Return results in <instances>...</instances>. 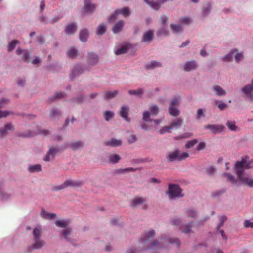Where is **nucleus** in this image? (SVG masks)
Returning a JSON list of instances; mask_svg holds the SVG:
<instances>
[{
  "label": "nucleus",
  "mask_w": 253,
  "mask_h": 253,
  "mask_svg": "<svg viewBox=\"0 0 253 253\" xmlns=\"http://www.w3.org/2000/svg\"><path fill=\"white\" fill-rule=\"evenodd\" d=\"M252 161L248 157L242 158L240 161H237L235 164L237 178L229 173L223 174L233 184L236 185H245L249 187H253V178H250L244 174V169H249L252 167Z\"/></svg>",
  "instance_id": "1"
},
{
  "label": "nucleus",
  "mask_w": 253,
  "mask_h": 253,
  "mask_svg": "<svg viewBox=\"0 0 253 253\" xmlns=\"http://www.w3.org/2000/svg\"><path fill=\"white\" fill-rule=\"evenodd\" d=\"M188 157L189 154L188 153L183 152L180 154L178 150H176L167 155L166 159L169 162H173L174 161H182Z\"/></svg>",
  "instance_id": "2"
},
{
  "label": "nucleus",
  "mask_w": 253,
  "mask_h": 253,
  "mask_svg": "<svg viewBox=\"0 0 253 253\" xmlns=\"http://www.w3.org/2000/svg\"><path fill=\"white\" fill-rule=\"evenodd\" d=\"M182 190L176 184H170L169 185V190L168 194L170 198H174L175 197H182L183 195L181 194Z\"/></svg>",
  "instance_id": "3"
},
{
  "label": "nucleus",
  "mask_w": 253,
  "mask_h": 253,
  "mask_svg": "<svg viewBox=\"0 0 253 253\" xmlns=\"http://www.w3.org/2000/svg\"><path fill=\"white\" fill-rule=\"evenodd\" d=\"M204 128L209 129L214 134H217L222 132L225 126L220 124H208L204 126Z\"/></svg>",
  "instance_id": "4"
},
{
  "label": "nucleus",
  "mask_w": 253,
  "mask_h": 253,
  "mask_svg": "<svg viewBox=\"0 0 253 253\" xmlns=\"http://www.w3.org/2000/svg\"><path fill=\"white\" fill-rule=\"evenodd\" d=\"M129 8L128 7L116 10L113 14L109 17V20L111 21L116 19V17L119 14H121L124 17H128L130 15Z\"/></svg>",
  "instance_id": "5"
},
{
  "label": "nucleus",
  "mask_w": 253,
  "mask_h": 253,
  "mask_svg": "<svg viewBox=\"0 0 253 253\" xmlns=\"http://www.w3.org/2000/svg\"><path fill=\"white\" fill-rule=\"evenodd\" d=\"M142 205V208L144 209L147 208V204L146 203V200L142 197H136L132 200L131 206L133 208H136L139 205Z\"/></svg>",
  "instance_id": "6"
},
{
  "label": "nucleus",
  "mask_w": 253,
  "mask_h": 253,
  "mask_svg": "<svg viewBox=\"0 0 253 253\" xmlns=\"http://www.w3.org/2000/svg\"><path fill=\"white\" fill-rule=\"evenodd\" d=\"M253 79L252 80L251 84L245 86L241 89V91L247 96L249 97L251 100L253 97Z\"/></svg>",
  "instance_id": "7"
},
{
  "label": "nucleus",
  "mask_w": 253,
  "mask_h": 253,
  "mask_svg": "<svg viewBox=\"0 0 253 253\" xmlns=\"http://www.w3.org/2000/svg\"><path fill=\"white\" fill-rule=\"evenodd\" d=\"M16 54L18 55H21L22 59L23 61L26 62H29L30 53L27 50H22L20 48H18L16 51Z\"/></svg>",
  "instance_id": "8"
},
{
  "label": "nucleus",
  "mask_w": 253,
  "mask_h": 253,
  "mask_svg": "<svg viewBox=\"0 0 253 253\" xmlns=\"http://www.w3.org/2000/svg\"><path fill=\"white\" fill-rule=\"evenodd\" d=\"M84 71V69L81 66L77 65H76L70 74V78L73 79L76 76H79L82 74Z\"/></svg>",
  "instance_id": "9"
},
{
  "label": "nucleus",
  "mask_w": 253,
  "mask_h": 253,
  "mask_svg": "<svg viewBox=\"0 0 253 253\" xmlns=\"http://www.w3.org/2000/svg\"><path fill=\"white\" fill-rule=\"evenodd\" d=\"M154 38V32L152 30H149L143 34L142 42H150Z\"/></svg>",
  "instance_id": "10"
},
{
  "label": "nucleus",
  "mask_w": 253,
  "mask_h": 253,
  "mask_svg": "<svg viewBox=\"0 0 253 253\" xmlns=\"http://www.w3.org/2000/svg\"><path fill=\"white\" fill-rule=\"evenodd\" d=\"M96 5L91 4L89 0H84V8L83 10V13L86 12H93L96 9Z\"/></svg>",
  "instance_id": "11"
},
{
  "label": "nucleus",
  "mask_w": 253,
  "mask_h": 253,
  "mask_svg": "<svg viewBox=\"0 0 253 253\" xmlns=\"http://www.w3.org/2000/svg\"><path fill=\"white\" fill-rule=\"evenodd\" d=\"M99 60L97 55L94 53H88L87 62L89 65H94L96 64Z\"/></svg>",
  "instance_id": "12"
},
{
  "label": "nucleus",
  "mask_w": 253,
  "mask_h": 253,
  "mask_svg": "<svg viewBox=\"0 0 253 253\" xmlns=\"http://www.w3.org/2000/svg\"><path fill=\"white\" fill-rule=\"evenodd\" d=\"M198 65L195 61H189L185 63L184 66V70L185 71L189 72L192 70L196 69Z\"/></svg>",
  "instance_id": "13"
},
{
  "label": "nucleus",
  "mask_w": 253,
  "mask_h": 253,
  "mask_svg": "<svg viewBox=\"0 0 253 253\" xmlns=\"http://www.w3.org/2000/svg\"><path fill=\"white\" fill-rule=\"evenodd\" d=\"M59 151V149L55 148H50L46 156L44 158L45 161H49L54 158L56 153Z\"/></svg>",
  "instance_id": "14"
},
{
  "label": "nucleus",
  "mask_w": 253,
  "mask_h": 253,
  "mask_svg": "<svg viewBox=\"0 0 253 253\" xmlns=\"http://www.w3.org/2000/svg\"><path fill=\"white\" fill-rule=\"evenodd\" d=\"M138 169L136 168L129 167L126 168H119L115 170V173L118 174H125L127 172L135 171Z\"/></svg>",
  "instance_id": "15"
},
{
  "label": "nucleus",
  "mask_w": 253,
  "mask_h": 253,
  "mask_svg": "<svg viewBox=\"0 0 253 253\" xmlns=\"http://www.w3.org/2000/svg\"><path fill=\"white\" fill-rule=\"evenodd\" d=\"M129 110V109L127 106H123L122 107L120 112V115L121 117L124 118L127 122L129 121V119L128 118Z\"/></svg>",
  "instance_id": "16"
},
{
  "label": "nucleus",
  "mask_w": 253,
  "mask_h": 253,
  "mask_svg": "<svg viewBox=\"0 0 253 253\" xmlns=\"http://www.w3.org/2000/svg\"><path fill=\"white\" fill-rule=\"evenodd\" d=\"M124 26V21L120 20L115 24L112 28V31L114 33L117 34L122 30Z\"/></svg>",
  "instance_id": "17"
},
{
  "label": "nucleus",
  "mask_w": 253,
  "mask_h": 253,
  "mask_svg": "<svg viewBox=\"0 0 253 253\" xmlns=\"http://www.w3.org/2000/svg\"><path fill=\"white\" fill-rule=\"evenodd\" d=\"M155 234L154 230H151L148 232L145 237L142 238V241L145 244H147L149 241H150L155 236Z\"/></svg>",
  "instance_id": "18"
},
{
  "label": "nucleus",
  "mask_w": 253,
  "mask_h": 253,
  "mask_svg": "<svg viewBox=\"0 0 253 253\" xmlns=\"http://www.w3.org/2000/svg\"><path fill=\"white\" fill-rule=\"evenodd\" d=\"M104 144L111 147L119 146L121 145L122 141L120 140L112 138L110 140L105 141Z\"/></svg>",
  "instance_id": "19"
},
{
  "label": "nucleus",
  "mask_w": 253,
  "mask_h": 253,
  "mask_svg": "<svg viewBox=\"0 0 253 253\" xmlns=\"http://www.w3.org/2000/svg\"><path fill=\"white\" fill-rule=\"evenodd\" d=\"M41 216L45 219H52L54 218L56 215L55 213H48L45 210H42L41 211Z\"/></svg>",
  "instance_id": "20"
},
{
  "label": "nucleus",
  "mask_w": 253,
  "mask_h": 253,
  "mask_svg": "<svg viewBox=\"0 0 253 253\" xmlns=\"http://www.w3.org/2000/svg\"><path fill=\"white\" fill-rule=\"evenodd\" d=\"M65 186L66 187H76V186H80L82 185V182L81 181H72L71 180H67L64 182Z\"/></svg>",
  "instance_id": "21"
},
{
  "label": "nucleus",
  "mask_w": 253,
  "mask_h": 253,
  "mask_svg": "<svg viewBox=\"0 0 253 253\" xmlns=\"http://www.w3.org/2000/svg\"><path fill=\"white\" fill-rule=\"evenodd\" d=\"M67 56L69 58H75L77 57L78 51L74 47H70L67 51Z\"/></svg>",
  "instance_id": "22"
},
{
  "label": "nucleus",
  "mask_w": 253,
  "mask_h": 253,
  "mask_svg": "<svg viewBox=\"0 0 253 253\" xmlns=\"http://www.w3.org/2000/svg\"><path fill=\"white\" fill-rule=\"evenodd\" d=\"M118 91H105L104 93V99H110L115 97L118 94Z\"/></svg>",
  "instance_id": "23"
},
{
  "label": "nucleus",
  "mask_w": 253,
  "mask_h": 253,
  "mask_svg": "<svg viewBox=\"0 0 253 253\" xmlns=\"http://www.w3.org/2000/svg\"><path fill=\"white\" fill-rule=\"evenodd\" d=\"M212 89L216 93L217 96H223L226 94V91L220 86L214 85L213 86Z\"/></svg>",
  "instance_id": "24"
},
{
  "label": "nucleus",
  "mask_w": 253,
  "mask_h": 253,
  "mask_svg": "<svg viewBox=\"0 0 253 253\" xmlns=\"http://www.w3.org/2000/svg\"><path fill=\"white\" fill-rule=\"evenodd\" d=\"M148 249L151 250H158L162 248V246L160 243L157 241L151 242L147 245Z\"/></svg>",
  "instance_id": "25"
},
{
  "label": "nucleus",
  "mask_w": 253,
  "mask_h": 253,
  "mask_svg": "<svg viewBox=\"0 0 253 253\" xmlns=\"http://www.w3.org/2000/svg\"><path fill=\"white\" fill-rule=\"evenodd\" d=\"M45 243L44 241L38 239H35L34 243L32 245L33 249H38L45 245Z\"/></svg>",
  "instance_id": "26"
},
{
  "label": "nucleus",
  "mask_w": 253,
  "mask_h": 253,
  "mask_svg": "<svg viewBox=\"0 0 253 253\" xmlns=\"http://www.w3.org/2000/svg\"><path fill=\"white\" fill-rule=\"evenodd\" d=\"M88 33L86 29H83L80 32V39L82 42H85L88 38Z\"/></svg>",
  "instance_id": "27"
},
{
  "label": "nucleus",
  "mask_w": 253,
  "mask_h": 253,
  "mask_svg": "<svg viewBox=\"0 0 253 253\" xmlns=\"http://www.w3.org/2000/svg\"><path fill=\"white\" fill-rule=\"evenodd\" d=\"M226 125L228 129L232 131H237L238 130L237 126L235 125V122L232 121H228Z\"/></svg>",
  "instance_id": "28"
},
{
  "label": "nucleus",
  "mask_w": 253,
  "mask_h": 253,
  "mask_svg": "<svg viewBox=\"0 0 253 253\" xmlns=\"http://www.w3.org/2000/svg\"><path fill=\"white\" fill-rule=\"evenodd\" d=\"M170 28L173 33L177 34L182 31V26L180 24H173L170 25Z\"/></svg>",
  "instance_id": "29"
},
{
  "label": "nucleus",
  "mask_w": 253,
  "mask_h": 253,
  "mask_svg": "<svg viewBox=\"0 0 253 253\" xmlns=\"http://www.w3.org/2000/svg\"><path fill=\"white\" fill-rule=\"evenodd\" d=\"M61 115V112L56 109L53 108L51 110L49 117L51 119L58 118Z\"/></svg>",
  "instance_id": "30"
},
{
  "label": "nucleus",
  "mask_w": 253,
  "mask_h": 253,
  "mask_svg": "<svg viewBox=\"0 0 253 253\" xmlns=\"http://www.w3.org/2000/svg\"><path fill=\"white\" fill-rule=\"evenodd\" d=\"M161 66V64L156 61H152L151 63L145 65V68L147 69H153L156 67Z\"/></svg>",
  "instance_id": "31"
},
{
  "label": "nucleus",
  "mask_w": 253,
  "mask_h": 253,
  "mask_svg": "<svg viewBox=\"0 0 253 253\" xmlns=\"http://www.w3.org/2000/svg\"><path fill=\"white\" fill-rule=\"evenodd\" d=\"M84 145V143L79 141L76 142L72 143L70 144V147L74 150H77Z\"/></svg>",
  "instance_id": "32"
},
{
  "label": "nucleus",
  "mask_w": 253,
  "mask_h": 253,
  "mask_svg": "<svg viewBox=\"0 0 253 253\" xmlns=\"http://www.w3.org/2000/svg\"><path fill=\"white\" fill-rule=\"evenodd\" d=\"M76 30V26L74 24H71L66 27V32L68 34H73Z\"/></svg>",
  "instance_id": "33"
},
{
  "label": "nucleus",
  "mask_w": 253,
  "mask_h": 253,
  "mask_svg": "<svg viewBox=\"0 0 253 253\" xmlns=\"http://www.w3.org/2000/svg\"><path fill=\"white\" fill-rule=\"evenodd\" d=\"M121 158L120 156L117 154H111L109 156V162L112 163H116L119 162Z\"/></svg>",
  "instance_id": "34"
},
{
  "label": "nucleus",
  "mask_w": 253,
  "mask_h": 253,
  "mask_svg": "<svg viewBox=\"0 0 253 253\" xmlns=\"http://www.w3.org/2000/svg\"><path fill=\"white\" fill-rule=\"evenodd\" d=\"M29 171L30 172H38L41 170L40 165H31L28 168Z\"/></svg>",
  "instance_id": "35"
},
{
  "label": "nucleus",
  "mask_w": 253,
  "mask_h": 253,
  "mask_svg": "<svg viewBox=\"0 0 253 253\" xmlns=\"http://www.w3.org/2000/svg\"><path fill=\"white\" fill-rule=\"evenodd\" d=\"M183 121L181 118H178L176 120H175L171 122L170 124V126L172 129L176 128L181 126Z\"/></svg>",
  "instance_id": "36"
},
{
  "label": "nucleus",
  "mask_w": 253,
  "mask_h": 253,
  "mask_svg": "<svg viewBox=\"0 0 253 253\" xmlns=\"http://www.w3.org/2000/svg\"><path fill=\"white\" fill-rule=\"evenodd\" d=\"M169 112L170 115L174 117H177L179 115V110L175 107L169 106Z\"/></svg>",
  "instance_id": "37"
},
{
  "label": "nucleus",
  "mask_w": 253,
  "mask_h": 253,
  "mask_svg": "<svg viewBox=\"0 0 253 253\" xmlns=\"http://www.w3.org/2000/svg\"><path fill=\"white\" fill-rule=\"evenodd\" d=\"M128 48L126 46H124L117 49L115 53L116 55H119L123 54H125L128 51Z\"/></svg>",
  "instance_id": "38"
},
{
  "label": "nucleus",
  "mask_w": 253,
  "mask_h": 253,
  "mask_svg": "<svg viewBox=\"0 0 253 253\" xmlns=\"http://www.w3.org/2000/svg\"><path fill=\"white\" fill-rule=\"evenodd\" d=\"M192 224L193 223L191 222L189 224L182 225L180 227V229L184 233L188 234L190 232V229L192 227Z\"/></svg>",
  "instance_id": "39"
},
{
  "label": "nucleus",
  "mask_w": 253,
  "mask_h": 253,
  "mask_svg": "<svg viewBox=\"0 0 253 253\" xmlns=\"http://www.w3.org/2000/svg\"><path fill=\"white\" fill-rule=\"evenodd\" d=\"M185 212L188 217L194 218L197 215V212L192 209H188L186 210Z\"/></svg>",
  "instance_id": "40"
},
{
  "label": "nucleus",
  "mask_w": 253,
  "mask_h": 253,
  "mask_svg": "<svg viewBox=\"0 0 253 253\" xmlns=\"http://www.w3.org/2000/svg\"><path fill=\"white\" fill-rule=\"evenodd\" d=\"M162 242L164 243H175L177 245L180 244L179 240L178 239L165 238L163 240Z\"/></svg>",
  "instance_id": "41"
},
{
  "label": "nucleus",
  "mask_w": 253,
  "mask_h": 253,
  "mask_svg": "<svg viewBox=\"0 0 253 253\" xmlns=\"http://www.w3.org/2000/svg\"><path fill=\"white\" fill-rule=\"evenodd\" d=\"M106 31V28L103 24H100L97 28V34L98 35H103Z\"/></svg>",
  "instance_id": "42"
},
{
  "label": "nucleus",
  "mask_w": 253,
  "mask_h": 253,
  "mask_svg": "<svg viewBox=\"0 0 253 253\" xmlns=\"http://www.w3.org/2000/svg\"><path fill=\"white\" fill-rule=\"evenodd\" d=\"M19 43V41L16 40H13L9 43L8 51V52L12 51L16 47L17 44Z\"/></svg>",
  "instance_id": "43"
},
{
  "label": "nucleus",
  "mask_w": 253,
  "mask_h": 253,
  "mask_svg": "<svg viewBox=\"0 0 253 253\" xmlns=\"http://www.w3.org/2000/svg\"><path fill=\"white\" fill-rule=\"evenodd\" d=\"M237 51L236 49L231 50L229 53L226 55L223 58L224 61H230L232 58L233 55Z\"/></svg>",
  "instance_id": "44"
},
{
  "label": "nucleus",
  "mask_w": 253,
  "mask_h": 253,
  "mask_svg": "<svg viewBox=\"0 0 253 253\" xmlns=\"http://www.w3.org/2000/svg\"><path fill=\"white\" fill-rule=\"evenodd\" d=\"M172 129L170 126H165L159 130V133L161 135L164 134L166 133H169Z\"/></svg>",
  "instance_id": "45"
},
{
  "label": "nucleus",
  "mask_w": 253,
  "mask_h": 253,
  "mask_svg": "<svg viewBox=\"0 0 253 253\" xmlns=\"http://www.w3.org/2000/svg\"><path fill=\"white\" fill-rule=\"evenodd\" d=\"M212 10V5L211 4H207L202 11L203 14L204 16L208 15Z\"/></svg>",
  "instance_id": "46"
},
{
  "label": "nucleus",
  "mask_w": 253,
  "mask_h": 253,
  "mask_svg": "<svg viewBox=\"0 0 253 253\" xmlns=\"http://www.w3.org/2000/svg\"><path fill=\"white\" fill-rule=\"evenodd\" d=\"M55 225L59 227L66 228L68 225V223L64 220H57L55 222Z\"/></svg>",
  "instance_id": "47"
},
{
  "label": "nucleus",
  "mask_w": 253,
  "mask_h": 253,
  "mask_svg": "<svg viewBox=\"0 0 253 253\" xmlns=\"http://www.w3.org/2000/svg\"><path fill=\"white\" fill-rule=\"evenodd\" d=\"M150 110L151 115H156L158 114L159 112L158 107L156 105H152L150 107Z\"/></svg>",
  "instance_id": "48"
},
{
  "label": "nucleus",
  "mask_w": 253,
  "mask_h": 253,
  "mask_svg": "<svg viewBox=\"0 0 253 253\" xmlns=\"http://www.w3.org/2000/svg\"><path fill=\"white\" fill-rule=\"evenodd\" d=\"M130 95H133L138 96L143 94V90L142 89H138L137 90H131L128 91Z\"/></svg>",
  "instance_id": "49"
},
{
  "label": "nucleus",
  "mask_w": 253,
  "mask_h": 253,
  "mask_svg": "<svg viewBox=\"0 0 253 253\" xmlns=\"http://www.w3.org/2000/svg\"><path fill=\"white\" fill-rule=\"evenodd\" d=\"M35 135V133H32L30 131H27V132H23L22 133H19L18 134V136L20 137H33Z\"/></svg>",
  "instance_id": "50"
},
{
  "label": "nucleus",
  "mask_w": 253,
  "mask_h": 253,
  "mask_svg": "<svg viewBox=\"0 0 253 253\" xmlns=\"http://www.w3.org/2000/svg\"><path fill=\"white\" fill-rule=\"evenodd\" d=\"M33 234L35 239H39L41 235V230L39 228H34L33 231Z\"/></svg>",
  "instance_id": "51"
},
{
  "label": "nucleus",
  "mask_w": 253,
  "mask_h": 253,
  "mask_svg": "<svg viewBox=\"0 0 253 253\" xmlns=\"http://www.w3.org/2000/svg\"><path fill=\"white\" fill-rule=\"evenodd\" d=\"M197 142L198 141L197 139H193L192 140L188 141L185 144V147L187 149L190 148L194 146Z\"/></svg>",
  "instance_id": "52"
},
{
  "label": "nucleus",
  "mask_w": 253,
  "mask_h": 253,
  "mask_svg": "<svg viewBox=\"0 0 253 253\" xmlns=\"http://www.w3.org/2000/svg\"><path fill=\"white\" fill-rule=\"evenodd\" d=\"M114 116V113L112 111H107L104 113V117L106 121H109Z\"/></svg>",
  "instance_id": "53"
},
{
  "label": "nucleus",
  "mask_w": 253,
  "mask_h": 253,
  "mask_svg": "<svg viewBox=\"0 0 253 253\" xmlns=\"http://www.w3.org/2000/svg\"><path fill=\"white\" fill-rule=\"evenodd\" d=\"M71 232V229L66 227L62 231V235L64 236L65 238L67 239V237L70 234Z\"/></svg>",
  "instance_id": "54"
},
{
  "label": "nucleus",
  "mask_w": 253,
  "mask_h": 253,
  "mask_svg": "<svg viewBox=\"0 0 253 253\" xmlns=\"http://www.w3.org/2000/svg\"><path fill=\"white\" fill-rule=\"evenodd\" d=\"M66 187L65 186V184L64 183L61 185L54 186L53 188V190L55 191H58V190H62V189L65 188Z\"/></svg>",
  "instance_id": "55"
},
{
  "label": "nucleus",
  "mask_w": 253,
  "mask_h": 253,
  "mask_svg": "<svg viewBox=\"0 0 253 253\" xmlns=\"http://www.w3.org/2000/svg\"><path fill=\"white\" fill-rule=\"evenodd\" d=\"M64 94L62 92H59L57 93L54 95L53 98H51V99H52L53 98H54L55 99H61L64 97Z\"/></svg>",
  "instance_id": "56"
},
{
  "label": "nucleus",
  "mask_w": 253,
  "mask_h": 253,
  "mask_svg": "<svg viewBox=\"0 0 253 253\" xmlns=\"http://www.w3.org/2000/svg\"><path fill=\"white\" fill-rule=\"evenodd\" d=\"M179 104V102L178 101V98L176 97H174L172 99L169 106L175 107V106L178 105Z\"/></svg>",
  "instance_id": "57"
},
{
  "label": "nucleus",
  "mask_w": 253,
  "mask_h": 253,
  "mask_svg": "<svg viewBox=\"0 0 253 253\" xmlns=\"http://www.w3.org/2000/svg\"><path fill=\"white\" fill-rule=\"evenodd\" d=\"M206 147V144L204 142H200L197 146L196 149L198 151L204 149Z\"/></svg>",
  "instance_id": "58"
},
{
  "label": "nucleus",
  "mask_w": 253,
  "mask_h": 253,
  "mask_svg": "<svg viewBox=\"0 0 253 253\" xmlns=\"http://www.w3.org/2000/svg\"><path fill=\"white\" fill-rule=\"evenodd\" d=\"M180 21L182 23L185 24H188L190 22V18L188 17L181 18L180 19Z\"/></svg>",
  "instance_id": "59"
},
{
  "label": "nucleus",
  "mask_w": 253,
  "mask_h": 253,
  "mask_svg": "<svg viewBox=\"0 0 253 253\" xmlns=\"http://www.w3.org/2000/svg\"><path fill=\"white\" fill-rule=\"evenodd\" d=\"M150 113L149 111H145L143 114V119L144 121L146 122L148 121V119L150 117Z\"/></svg>",
  "instance_id": "60"
},
{
  "label": "nucleus",
  "mask_w": 253,
  "mask_h": 253,
  "mask_svg": "<svg viewBox=\"0 0 253 253\" xmlns=\"http://www.w3.org/2000/svg\"><path fill=\"white\" fill-rule=\"evenodd\" d=\"M84 99L83 97H80L73 99V101L77 104H80L84 101Z\"/></svg>",
  "instance_id": "61"
},
{
  "label": "nucleus",
  "mask_w": 253,
  "mask_h": 253,
  "mask_svg": "<svg viewBox=\"0 0 253 253\" xmlns=\"http://www.w3.org/2000/svg\"><path fill=\"white\" fill-rule=\"evenodd\" d=\"M10 114V112L7 111H2L0 110V118L6 117Z\"/></svg>",
  "instance_id": "62"
},
{
  "label": "nucleus",
  "mask_w": 253,
  "mask_h": 253,
  "mask_svg": "<svg viewBox=\"0 0 253 253\" xmlns=\"http://www.w3.org/2000/svg\"><path fill=\"white\" fill-rule=\"evenodd\" d=\"M244 226L248 228V227H253V222H251L249 221V220H245L244 223Z\"/></svg>",
  "instance_id": "63"
},
{
  "label": "nucleus",
  "mask_w": 253,
  "mask_h": 253,
  "mask_svg": "<svg viewBox=\"0 0 253 253\" xmlns=\"http://www.w3.org/2000/svg\"><path fill=\"white\" fill-rule=\"evenodd\" d=\"M243 57V54L241 53H237L235 56V59L236 62L240 61Z\"/></svg>",
  "instance_id": "64"
}]
</instances>
